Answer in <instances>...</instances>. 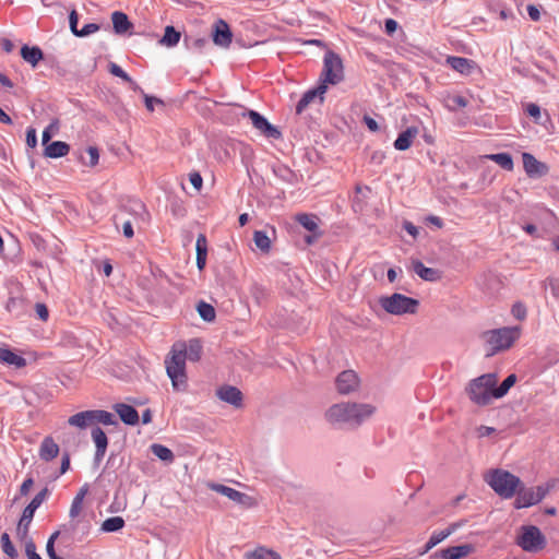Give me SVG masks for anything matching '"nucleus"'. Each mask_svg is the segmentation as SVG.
I'll return each instance as SVG.
<instances>
[{
  "mask_svg": "<svg viewBox=\"0 0 559 559\" xmlns=\"http://www.w3.org/2000/svg\"><path fill=\"white\" fill-rule=\"evenodd\" d=\"M374 411L371 404L343 402L330 406L325 417L334 426L354 429L371 417Z\"/></svg>",
  "mask_w": 559,
  "mask_h": 559,
  "instance_id": "nucleus-1",
  "label": "nucleus"
},
{
  "mask_svg": "<svg viewBox=\"0 0 559 559\" xmlns=\"http://www.w3.org/2000/svg\"><path fill=\"white\" fill-rule=\"evenodd\" d=\"M485 481L503 499L512 498L522 487L521 479L504 469H491L485 475Z\"/></svg>",
  "mask_w": 559,
  "mask_h": 559,
  "instance_id": "nucleus-2",
  "label": "nucleus"
},
{
  "mask_svg": "<svg viewBox=\"0 0 559 559\" xmlns=\"http://www.w3.org/2000/svg\"><path fill=\"white\" fill-rule=\"evenodd\" d=\"M521 333L520 326H506L485 332L483 338L490 347L489 355H493L509 349L520 338Z\"/></svg>",
  "mask_w": 559,
  "mask_h": 559,
  "instance_id": "nucleus-3",
  "label": "nucleus"
},
{
  "mask_svg": "<svg viewBox=\"0 0 559 559\" xmlns=\"http://www.w3.org/2000/svg\"><path fill=\"white\" fill-rule=\"evenodd\" d=\"M497 385V376L483 374L472 380L466 389L469 399L477 405H487L493 397V386Z\"/></svg>",
  "mask_w": 559,
  "mask_h": 559,
  "instance_id": "nucleus-4",
  "label": "nucleus"
},
{
  "mask_svg": "<svg viewBox=\"0 0 559 559\" xmlns=\"http://www.w3.org/2000/svg\"><path fill=\"white\" fill-rule=\"evenodd\" d=\"M559 485L558 478H551L545 484L528 489H518L514 507L516 509L528 508L539 503L551 490Z\"/></svg>",
  "mask_w": 559,
  "mask_h": 559,
  "instance_id": "nucleus-5",
  "label": "nucleus"
},
{
  "mask_svg": "<svg viewBox=\"0 0 559 559\" xmlns=\"http://www.w3.org/2000/svg\"><path fill=\"white\" fill-rule=\"evenodd\" d=\"M166 372L176 391L187 390L186 358L179 350H174L171 358L166 360Z\"/></svg>",
  "mask_w": 559,
  "mask_h": 559,
  "instance_id": "nucleus-6",
  "label": "nucleus"
},
{
  "mask_svg": "<svg viewBox=\"0 0 559 559\" xmlns=\"http://www.w3.org/2000/svg\"><path fill=\"white\" fill-rule=\"evenodd\" d=\"M516 545L524 551L537 552L546 547V537L537 526L524 525L516 537Z\"/></svg>",
  "mask_w": 559,
  "mask_h": 559,
  "instance_id": "nucleus-7",
  "label": "nucleus"
},
{
  "mask_svg": "<svg viewBox=\"0 0 559 559\" xmlns=\"http://www.w3.org/2000/svg\"><path fill=\"white\" fill-rule=\"evenodd\" d=\"M419 300L395 293L386 297V312L403 316L415 314L418 311Z\"/></svg>",
  "mask_w": 559,
  "mask_h": 559,
  "instance_id": "nucleus-8",
  "label": "nucleus"
},
{
  "mask_svg": "<svg viewBox=\"0 0 559 559\" xmlns=\"http://www.w3.org/2000/svg\"><path fill=\"white\" fill-rule=\"evenodd\" d=\"M323 83L336 84L343 78V63L337 53L328 50L323 58V70L321 73Z\"/></svg>",
  "mask_w": 559,
  "mask_h": 559,
  "instance_id": "nucleus-9",
  "label": "nucleus"
},
{
  "mask_svg": "<svg viewBox=\"0 0 559 559\" xmlns=\"http://www.w3.org/2000/svg\"><path fill=\"white\" fill-rule=\"evenodd\" d=\"M246 116L249 117L252 126L261 131L264 136L274 140H278L282 136L281 131L259 111L250 109L247 111Z\"/></svg>",
  "mask_w": 559,
  "mask_h": 559,
  "instance_id": "nucleus-10",
  "label": "nucleus"
},
{
  "mask_svg": "<svg viewBox=\"0 0 559 559\" xmlns=\"http://www.w3.org/2000/svg\"><path fill=\"white\" fill-rule=\"evenodd\" d=\"M359 377L352 369L342 371L335 379L336 391L342 395L355 393L359 389Z\"/></svg>",
  "mask_w": 559,
  "mask_h": 559,
  "instance_id": "nucleus-11",
  "label": "nucleus"
},
{
  "mask_svg": "<svg viewBox=\"0 0 559 559\" xmlns=\"http://www.w3.org/2000/svg\"><path fill=\"white\" fill-rule=\"evenodd\" d=\"M212 39L216 46L228 48L233 41V32L228 23L218 19L212 29Z\"/></svg>",
  "mask_w": 559,
  "mask_h": 559,
  "instance_id": "nucleus-12",
  "label": "nucleus"
},
{
  "mask_svg": "<svg viewBox=\"0 0 559 559\" xmlns=\"http://www.w3.org/2000/svg\"><path fill=\"white\" fill-rule=\"evenodd\" d=\"M475 551L472 544L451 546L432 554V559H464Z\"/></svg>",
  "mask_w": 559,
  "mask_h": 559,
  "instance_id": "nucleus-13",
  "label": "nucleus"
},
{
  "mask_svg": "<svg viewBox=\"0 0 559 559\" xmlns=\"http://www.w3.org/2000/svg\"><path fill=\"white\" fill-rule=\"evenodd\" d=\"M216 395L221 401L236 408L242 406V392L237 386L224 384L216 390Z\"/></svg>",
  "mask_w": 559,
  "mask_h": 559,
  "instance_id": "nucleus-14",
  "label": "nucleus"
},
{
  "mask_svg": "<svg viewBox=\"0 0 559 559\" xmlns=\"http://www.w3.org/2000/svg\"><path fill=\"white\" fill-rule=\"evenodd\" d=\"M122 210L130 214L135 222L147 223L150 221V213L145 204L139 199H129L122 205Z\"/></svg>",
  "mask_w": 559,
  "mask_h": 559,
  "instance_id": "nucleus-15",
  "label": "nucleus"
},
{
  "mask_svg": "<svg viewBox=\"0 0 559 559\" xmlns=\"http://www.w3.org/2000/svg\"><path fill=\"white\" fill-rule=\"evenodd\" d=\"M326 85L322 83L317 87L306 91L296 104V112L301 114L316 98H319L320 104L323 103V94L326 92Z\"/></svg>",
  "mask_w": 559,
  "mask_h": 559,
  "instance_id": "nucleus-16",
  "label": "nucleus"
},
{
  "mask_svg": "<svg viewBox=\"0 0 559 559\" xmlns=\"http://www.w3.org/2000/svg\"><path fill=\"white\" fill-rule=\"evenodd\" d=\"M445 62L454 71H456L463 75H469L475 70H478V66L474 60L463 58V57L449 56L447 58Z\"/></svg>",
  "mask_w": 559,
  "mask_h": 559,
  "instance_id": "nucleus-17",
  "label": "nucleus"
},
{
  "mask_svg": "<svg viewBox=\"0 0 559 559\" xmlns=\"http://www.w3.org/2000/svg\"><path fill=\"white\" fill-rule=\"evenodd\" d=\"M37 509L38 508H32L28 504L24 508L16 526V536L20 540L28 539L29 526Z\"/></svg>",
  "mask_w": 559,
  "mask_h": 559,
  "instance_id": "nucleus-18",
  "label": "nucleus"
},
{
  "mask_svg": "<svg viewBox=\"0 0 559 559\" xmlns=\"http://www.w3.org/2000/svg\"><path fill=\"white\" fill-rule=\"evenodd\" d=\"M115 412L119 415L120 420L128 426L139 424L140 417L136 408L126 403H117L114 405Z\"/></svg>",
  "mask_w": 559,
  "mask_h": 559,
  "instance_id": "nucleus-19",
  "label": "nucleus"
},
{
  "mask_svg": "<svg viewBox=\"0 0 559 559\" xmlns=\"http://www.w3.org/2000/svg\"><path fill=\"white\" fill-rule=\"evenodd\" d=\"M70 145L63 141H52L45 145L44 156L47 158H61L69 154Z\"/></svg>",
  "mask_w": 559,
  "mask_h": 559,
  "instance_id": "nucleus-20",
  "label": "nucleus"
},
{
  "mask_svg": "<svg viewBox=\"0 0 559 559\" xmlns=\"http://www.w3.org/2000/svg\"><path fill=\"white\" fill-rule=\"evenodd\" d=\"M523 166L528 176H542L546 174V166L537 160L532 154L523 153L522 154Z\"/></svg>",
  "mask_w": 559,
  "mask_h": 559,
  "instance_id": "nucleus-21",
  "label": "nucleus"
},
{
  "mask_svg": "<svg viewBox=\"0 0 559 559\" xmlns=\"http://www.w3.org/2000/svg\"><path fill=\"white\" fill-rule=\"evenodd\" d=\"M203 345L200 338H191L188 341L185 348L180 349L179 353L185 355L186 360L199 361L201 359Z\"/></svg>",
  "mask_w": 559,
  "mask_h": 559,
  "instance_id": "nucleus-22",
  "label": "nucleus"
},
{
  "mask_svg": "<svg viewBox=\"0 0 559 559\" xmlns=\"http://www.w3.org/2000/svg\"><path fill=\"white\" fill-rule=\"evenodd\" d=\"M111 22L114 32L117 35H124L133 27V24L130 22L128 15L121 11L112 12Z\"/></svg>",
  "mask_w": 559,
  "mask_h": 559,
  "instance_id": "nucleus-23",
  "label": "nucleus"
},
{
  "mask_svg": "<svg viewBox=\"0 0 559 559\" xmlns=\"http://www.w3.org/2000/svg\"><path fill=\"white\" fill-rule=\"evenodd\" d=\"M68 424L80 429H85L95 424L94 409L79 412L69 417Z\"/></svg>",
  "mask_w": 559,
  "mask_h": 559,
  "instance_id": "nucleus-24",
  "label": "nucleus"
},
{
  "mask_svg": "<svg viewBox=\"0 0 559 559\" xmlns=\"http://www.w3.org/2000/svg\"><path fill=\"white\" fill-rule=\"evenodd\" d=\"M211 487L214 491L240 504H243L249 499L248 495L222 484H213Z\"/></svg>",
  "mask_w": 559,
  "mask_h": 559,
  "instance_id": "nucleus-25",
  "label": "nucleus"
},
{
  "mask_svg": "<svg viewBox=\"0 0 559 559\" xmlns=\"http://www.w3.org/2000/svg\"><path fill=\"white\" fill-rule=\"evenodd\" d=\"M0 362L15 368H23L26 366V359L23 356L15 354L9 347H0Z\"/></svg>",
  "mask_w": 559,
  "mask_h": 559,
  "instance_id": "nucleus-26",
  "label": "nucleus"
},
{
  "mask_svg": "<svg viewBox=\"0 0 559 559\" xmlns=\"http://www.w3.org/2000/svg\"><path fill=\"white\" fill-rule=\"evenodd\" d=\"M21 57L25 62L35 68L44 59V52L38 46L23 45L21 47Z\"/></svg>",
  "mask_w": 559,
  "mask_h": 559,
  "instance_id": "nucleus-27",
  "label": "nucleus"
},
{
  "mask_svg": "<svg viewBox=\"0 0 559 559\" xmlns=\"http://www.w3.org/2000/svg\"><path fill=\"white\" fill-rule=\"evenodd\" d=\"M59 454V445L51 437H46L39 448V456L43 461L49 462Z\"/></svg>",
  "mask_w": 559,
  "mask_h": 559,
  "instance_id": "nucleus-28",
  "label": "nucleus"
},
{
  "mask_svg": "<svg viewBox=\"0 0 559 559\" xmlns=\"http://www.w3.org/2000/svg\"><path fill=\"white\" fill-rule=\"evenodd\" d=\"M413 270L420 278L428 282H437L441 278L440 271L432 267H427L420 261L413 262Z\"/></svg>",
  "mask_w": 559,
  "mask_h": 559,
  "instance_id": "nucleus-29",
  "label": "nucleus"
},
{
  "mask_svg": "<svg viewBox=\"0 0 559 559\" xmlns=\"http://www.w3.org/2000/svg\"><path fill=\"white\" fill-rule=\"evenodd\" d=\"M455 525H452L445 530L442 531H436L431 534L429 540L425 545L424 550L421 551V555L427 554L430 551L433 547H436L438 544L447 539L450 535H452L455 532Z\"/></svg>",
  "mask_w": 559,
  "mask_h": 559,
  "instance_id": "nucleus-30",
  "label": "nucleus"
},
{
  "mask_svg": "<svg viewBox=\"0 0 559 559\" xmlns=\"http://www.w3.org/2000/svg\"><path fill=\"white\" fill-rule=\"evenodd\" d=\"M418 134V130L415 127L407 128L405 131L400 133L394 142V147L399 151H405L411 147L414 139Z\"/></svg>",
  "mask_w": 559,
  "mask_h": 559,
  "instance_id": "nucleus-31",
  "label": "nucleus"
},
{
  "mask_svg": "<svg viewBox=\"0 0 559 559\" xmlns=\"http://www.w3.org/2000/svg\"><path fill=\"white\" fill-rule=\"evenodd\" d=\"M181 38V33L173 25H167L164 29V35L158 40L159 45L173 48L178 45Z\"/></svg>",
  "mask_w": 559,
  "mask_h": 559,
  "instance_id": "nucleus-32",
  "label": "nucleus"
},
{
  "mask_svg": "<svg viewBox=\"0 0 559 559\" xmlns=\"http://www.w3.org/2000/svg\"><path fill=\"white\" fill-rule=\"evenodd\" d=\"M5 308L12 316L20 318L26 312V301L22 297H10Z\"/></svg>",
  "mask_w": 559,
  "mask_h": 559,
  "instance_id": "nucleus-33",
  "label": "nucleus"
},
{
  "mask_svg": "<svg viewBox=\"0 0 559 559\" xmlns=\"http://www.w3.org/2000/svg\"><path fill=\"white\" fill-rule=\"evenodd\" d=\"M151 452L158 457L164 463H173L175 460L174 452L166 445L160 443H153L151 447Z\"/></svg>",
  "mask_w": 559,
  "mask_h": 559,
  "instance_id": "nucleus-34",
  "label": "nucleus"
},
{
  "mask_svg": "<svg viewBox=\"0 0 559 559\" xmlns=\"http://www.w3.org/2000/svg\"><path fill=\"white\" fill-rule=\"evenodd\" d=\"M371 194V189L367 186H356V194L353 199V209L355 212L364 211V200Z\"/></svg>",
  "mask_w": 559,
  "mask_h": 559,
  "instance_id": "nucleus-35",
  "label": "nucleus"
},
{
  "mask_svg": "<svg viewBox=\"0 0 559 559\" xmlns=\"http://www.w3.org/2000/svg\"><path fill=\"white\" fill-rule=\"evenodd\" d=\"M272 171L274 176L283 182L293 185L296 180V174L286 165H275L273 166Z\"/></svg>",
  "mask_w": 559,
  "mask_h": 559,
  "instance_id": "nucleus-36",
  "label": "nucleus"
},
{
  "mask_svg": "<svg viewBox=\"0 0 559 559\" xmlns=\"http://www.w3.org/2000/svg\"><path fill=\"white\" fill-rule=\"evenodd\" d=\"M296 222L306 230L311 233L318 231V217L313 214L300 213L296 215Z\"/></svg>",
  "mask_w": 559,
  "mask_h": 559,
  "instance_id": "nucleus-37",
  "label": "nucleus"
},
{
  "mask_svg": "<svg viewBox=\"0 0 559 559\" xmlns=\"http://www.w3.org/2000/svg\"><path fill=\"white\" fill-rule=\"evenodd\" d=\"M126 525L123 518L121 516H111L106 519L100 526V531L104 533H115L122 530Z\"/></svg>",
  "mask_w": 559,
  "mask_h": 559,
  "instance_id": "nucleus-38",
  "label": "nucleus"
},
{
  "mask_svg": "<svg viewBox=\"0 0 559 559\" xmlns=\"http://www.w3.org/2000/svg\"><path fill=\"white\" fill-rule=\"evenodd\" d=\"M487 159H490L498 164L501 168L506 170L513 169V159L508 153H498V154H489L485 156Z\"/></svg>",
  "mask_w": 559,
  "mask_h": 559,
  "instance_id": "nucleus-39",
  "label": "nucleus"
},
{
  "mask_svg": "<svg viewBox=\"0 0 559 559\" xmlns=\"http://www.w3.org/2000/svg\"><path fill=\"white\" fill-rule=\"evenodd\" d=\"M197 311L199 316L202 318V320H204L205 322H212L215 320V308L206 301H199L197 305Z\"/></svg>",
  "mask_w": 559,
  "mask_h": 559,
  "instance_id": "nucleus-40",
  "label": "nucleus"
},
{
  "mask_svg": "<svg viewBox=\"0 0 559 559\" xmlns=\"http://www.w3.org/2000/svg\"><path fill=\"white\" fill-rule=\"evenodd\" d=\"M183 45L188 50L192 52H201L203 48L209 45V40L206 38H194L190 36H185Z\"/></svg>",
  "mask_w": 559,
  "mask_h": 559,
  "instance_id": "nucleus-41",
  "label": "nucleus"
},
{
  "mask_svg": "<svg viewBox=\"0 0 559 559\" xmlns=\"http://www.w3.org/2000/svg\"><path fill=\"white\" fill-rule=\"evenodd\" d=\"M516 381V376L515 374H510L508 376L503 382L499 385V386H493V397L495 399H501L502 396H504L508 391L510 390V388H512L514 385Z\"/></svg>",
  "mask_w": 559,
  "mask_h": 559,
  "instance_id": "nucleus-42",
  "label": "nucleus"
},
{
  "mask_svg": "<svg viewBox=\"0 0 559 559\" xmlns=\"http://www.w3.org/2000/svg\"><path fill=\"white\" fill-rule=\"evenodd\" d=\"M91 436L96 449H107L108 438L105 431L99 426H95L94 428H92Z\"/></svg>",
  "mask_w": 559,
  "mask_h": 559,
  "instance_id": "nucleus-43",
  "label": "nucleus"
},
{
  "mask_svg": "<svg viewBox=\"0 0 559 559\" xmlns=\"http://www.w3.org/2000/svg\"><path fill=\"white\" fill-rule=\"evenodd\" d=\"M94 418H95V423H100L106 426L118 425V421L115 418V416L110 412H107V411L94 409Z\"/></svg>",
  "mask_w": 559,
  "mask_h": 559,
  "instance_id": "nucleus-44",
  "label": "nucleus"
},
{
  "mask_svg": "<svg viewBox=\"0 0 559 559\" xmlns=\"http://www.w3.org/2000/svg\"><path fill=\"white\" fill-rule=\"evenodd\" d=\"M253 241L262 251H269L271 248V240L264 230H255L253 233Z\"/></svg>",
  "mask_w": 559,
  "mask_h": 559,
  "instance_id": "nucleus-45",
  "label": "nucleus"
},
{
  "mask_svg": "<svg viewBox=\"0 0 559 559\" xmlns=\"http://www.w3.org/2000/svg\"><path fill=\"white\" fill-rule=\"evenodd\" d=\"M1 547L2 551L9 556L11 559L17 557V551L14 547V545L11 542L10 535L8 533H2L1 535Z\"/></svg>",
  "mask_w": 559,
  "mask_h": 559,
  "instance_id": "nucleus-46",
  "label": "nucleus"
},
{
  "mask_svg": "<svg viewBox=\"0 0 559 559\" xmlns=\"http://www.w3.org/2000/svg\"><path fill=\"white\" fill-rule=\"evenodd\" d=\"M197 257L207 258V239L204 234H199L195 241Z\"/></svg>",
  "mask_w": 559,
  "mask_h": 559,
  "instance_id": "nucleus-47",
  "label": "nucleus"
},
{
  "mask_svg": "<svg viewBox=\"0 0 559 559\" xmlns=\"http://www.w3.org/2000/svg\"><path fill=\"white\" fill-rule=\"evenodd\" d=\"M511 313L516 320L524 321L527 317V308L524 302L516 301L512 305Z\"/></svg>",
  "mask_w": 559,
  "mask_h": 559,
  "instance_id": "nucleus-48",
  "label": "nucleus"
},
{
  "mask_svg": "<svg viewBox=\"0 0 559 559\" xmlns=\"http://www.w3.org/2000/svg\"><path fill=\"white\" fill-rule=\"evenodd\" d=\"M58 121L53 120L44 129L41 133V143L44 146L50 143V140L53 136V133L58 131Z\"/></svg>",
  "mask_w": 559,
  "mask_h": 559,
  "instance_id": "nucleus-49",
  "label": "nucleus"
},
{
  "mask_svg": "<svg viewBox=\"0 0 559 559\" xmlns=\"http://www.w3.org/2000/svg\"><path fill=\"white\" fill-rule=\"evenodd\" d=\"M108 71L114 76L120 78L124 82H131V76L117 63L109 62Z\"/></svg>",
  "mask_w": 559,
  "mask_h": 559,
  "instance_id": "nucleus-50",
  "label": "nucleus"
},
{
  "mask_svg": "<svg viewBox=\"0 0 559 559\" xmlns=\"http://www.w3.org/2000/svg\"><path fill=\"white\" fill-rule=\"evenodd\" d=\"M49 495V489L47 487H44L39 492L35 495V497L31 500L28 503L32 508H39L43 502L47 499Z\"/></svg>",
  "mask_w": 559,
  "mask_h": 559,
  "instance_id": "nucleus-51",
  "label": "nucleus"
},
{
  "mask_svg": "<svg viewBox=\"0 0 559 559\" xmlns=\"http://www.w3.org/2000/svg\"><path fill=\"white\" fill-rule=\"evenodd\" d=\"M100 25L97 23H87L83 27L79 28L76 37H87L91 34L99 31Z\"/></svg>",
  "mask_w": 559,
  "mask_h": 559,
  "instance_id": "nucleus-52",
  "label": "nucleus"
},
{
  "mask_svg": "<svg viewBox=\"0 0 559 559\" xmlns=\"http://www.w3.org/2000/svg\"><path fill=\"white\" fill-rule=\"evenodd\" d=\"M544 284L546 287H549L551 295L556 299H559V277H554V276L547 277L545 280Z\"/></svg>",
  "mask_w": 559,
  "mask_h": 559,
  "instance_id": "nucleus-53",
  "label": "nucleus"
},
{
  "mask_svg": "<svg viewBox=\"0 0 559 559\" xmlns=\"http://www.w3.org/2000/svg\"><path fill=\"white\" fill-rule=\"evenodd\" d=\"M25 542V554L28 559H43L36 551L35 543L32 538H28Z\"/></svg>",
  "mask_w": 559,
  "mask_h": 559,
  "instance_id": "nucleus-54",
  "label": "nucleus"
},
{
  "mask_svg": "<svg viewBox=\"0 0 559 559\" xmlns=\"http://www.w3.org/2000/svg\"><path fill=\"white\" fill-rule=\"evenodd\" d=\"M82 506H83V500L74 497L72 500L71 507H70L69 516L71 519L78 518L80 512L82 511Z\"/></svg>",
  "mask_w": 559,
  "mask_h": 559,
  "instance_id": "nucleus-55",
  "label": "nucleus"
},
{
  "mask_svg": "<svg viewBox=\"0 0 559 559\" xmlns=\"http://www.w3.org/2000/svg\"><path fill=\"white\" fill-rule=\"evenodd\" d=\"M248 559H281V557L274 551H254L248 557Z\"/></svg>",
  "mask_w": 559,
  "mask_h": 559,
  "instance_id": "nucleus-56",
  "label": "nucleus"
},
{
  "mask_svg": "<svg viewBox=\"0 0 559 559\" xmlns=\"http://www.w3.org/2000/svg\"><path fill=\"white\" fill-rule=\"evenodd\" d=\"M35 311L39 320L47 321L49 318V310L47 306L43 302H37L35 305Z\"/></svg>",
  "mask_w": 559,
  "mask_h": 559,
  "instance_id": "nucleus-57",
  "label": "nucleus"
},
{
  "mask_svg": "<svg viewBox=\"0 0 559 559\" xmlns=\"http://www.w3.org/2000/svg\"><path fill=\"white\" fill-rule=\"evenodd\" d=\"M189 181L194 187L197 191H200L203 186V178L198 171H193L189 174Z\"/></svg>",
  "mask_w": 559,
  "mask_h": 559,
  "instance_id": "nucleus-58",
  "label": "nucleus"
},
{
  "mask_svg": "<svg viewBox=\"0 0 559 559\" xmlns=\"http://www.w3.org/2000/svg\"><path fill=\"white\" fill-rule=\"evenodd\" d=\"M78 23H79V14L75 10H72L69 14V26L74 36L78 35Z\"/></svg>",
  "mask_w": 559,
  "mask_h": 559,
  "instance_id": "nucleus-59",
  "label": "nucleus"
},
{
  "mask_svg": "<svg viewBox=\"0 0 559 559\" xmlns=\"http://www.w3.org/2000/svg\"><path fill=\"white\" fill-rule=\"evenodd\" d=\"M88 156H90V166H96L99 160V151L96 146H88L86 150Z\"/></svg>",
  "mask_w": 559,
  "mask_h": 559,
  "instance_id": "nucleus-60",
  "label": "nucleus"
},
{
  "mask_svg": "<svg viewBox=\"0 0 559 559\" xmlns=\"http://www.w3.org/2000/svg\"><path fill=\"white\" fill-rule=\"evenodd\" d=\"M26 144L32 148L37 145V133L34 128H28L26 130Z\"/></svg>",
  "mask_w": 559,
  "mask_h": 559,
  "instance_id": "nucleus-61",
  "label": "nucleus"
},
{
  "mask_svg": "<svg viewBox=\"0 0 559 559\" xmlns=\"http://www.w3.org/2000/svg\"><path fill=\"white\" fill-rule=\"evenodd\" d=\"M372 310L380 317L384 313V295L379 296L374 304H371Z\"/></svg>",
  "mask_w": 559,
  "mask_h": 559,
  "instance_id": "nucleus-62",
  "label": "nucleus"
},
{
  "mask_svg": "<svg viewBox=\"0 0 559 559\" xmlns=\"http://www.w3.org/2000/svg\"><path fill=\"white\" fill-rule=\"evenodd\" d=\"M34 485V479L32 476H28L24 479V481L22 483L21 487H20V493L21 496H26L28 495L32 486Z\"/></svg>",
  "mask_w": 559,
  "mask_h": 559,
  "instance_id": "nucleus-63",
  "label": "nucleus"
},
{
  "mask_svg": "<svg viewBox=\"0 0 559 559\" xmlns=\"http://www.w3.org/2000/svg\"><path fill=\"white\" fill-rule=\"evenodd\" d=\"M526 112L537 120L540 116V108L538 105L531 103L526 106Z\"/></svg>",
  "mask_w": 559,
  "mask_h": 559,
  "instance_id": "nucleus-64",
  "label": "nucleus"
}]
</instances>
